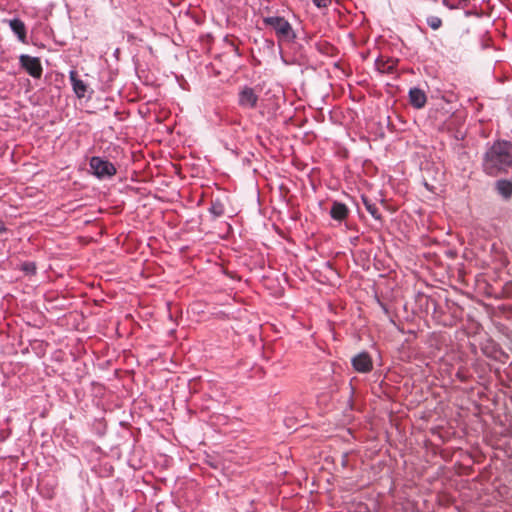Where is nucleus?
<instances>
[{
    "instance_id": "obj_18",
    "label": "nucleus",
    "mask_w": 512,
    "mask_h": 512,
    "mask_svg": "<svg viewBox=\"0 0 512 512\" xmlns=\"http://www.w3.org/2000/svg\"><path fill=\"white\" fill-rule=\"evenodd\" d=\"M229 45L231 46L232 50L238 55L240 56V52H239V48L238 46L233 42V41H230L229 42Z\"/></svg>"
},
{
    "instance_id": "obj_10",
    "label": "nucleus",
    "mask_w": 512,
    "mask_h": 512,
    "mask_svg": "<svg viewBox=\"0 0 512 512\" xmlns=\"http://www.w3.org/2000/svg\"><path fill=\"white\" fill-rule=\"evenodd\" d=\"M409 102L414 108L421 109L427 102V96L422 89L414 87L409 90Z\"/></svg>"
},
{
    "instance_id": "obj_19",
    "label": "nucleus",
    "mask_w": 512,
    "mask_h": 512,
    "mask_svg": "<svg viewBox=\"0 0 512 512\" xmlns=\"http://www.w3.org/2000/svg\"><path fill=\"white\" fill-rule=\"evenodd\" d=\"M6 231H7V227H6L5 223H4V221H2L0 219V234L5 233Z\"/></svg>"
},
{
    "instance_id": "obj_17",
    "label": "nucleus",
    "mask_w": 512,
    "mask_h": 512,
    "mask_svg": "<svg viewBox=\"0 0 512 512\" xmlns=\"http://www.w3.org/2000/svg\"><path fill=\"white\" fill-rule=\"evenodd\" d=\"M332 0H313V3L318 8H326L331 4Z\"/></svg>"
},
{
    "instance_id": "obj_7",
    "label": "nucleus",
    "mask_w": 512,
    "mask_h": 512,
    "mask_svg": "<svg viewBox=\"0 0 512 512\" xmlns=\"http://www.w3.org/2000/svg\"><path fill=\"white\" fill-rule=\"evenodd\" d=\"M5 21L8 22L10 29L17 36L18 40L23 44H28L25 23L19 18H13Z\"/></svg>"
},
{
    "instance_id": "obj_3",
    "label": "nucleus",
    "mask_w": 512,
    "mask_h": 512,
    "mask_svg": "<svg viewBox=\"0 0 512 512\" xmlns=\"http://www.w3.org/2000/svg\"><path fill=\"white\" fill-rule=\"evenodd\" d=\"M89 166L92 173L99 179L112 178L117 173V169L112 162L99 156L91 157Z\"/></svg>"
},
{
    "instance_id": "obj_16",
    "label": "nucleus",
    "mask_w": 512,
    "mask_h": 512,
    "mask_svg": "<svg viewBox=\"0 0 512 512\" xmlns=\"http://www.w3.org/2000/svg\"><path fill=\"white\" fill-rule=\"evenodd\" d=\"M427 24L429 27H431L433 30H437L442 25V20L439 17L436 16H430L427 18Z\"/></svg>"
},
{
    "instance_id": "obj_15",
    "label": "nucleus",
    "mask_w": 512,
    "mask_h": 512,
    "mask_svg": "<svg viewBox=\"0 0 512 512\" xmlns=\"http://www.w3.org/2000/svg\"><path fill=\"white\" fill-rule=\"evenodd\" d=\"M36 264L31 261L23 262L20 266V270L23 271L26 275H34L36 273Z\"/></svg>"
},
{
    "instance_id": "obj_12",
    "label": "nucleus",
    "mask_w": 512,
    "mask_h": 512,
    "mask_svg": "<svg viewBox=\"0 0 512 512\" xmlns=\"http://www.w3.org/2000/svg\"><path fill=\"white\" fill-rule=\"evenodd\" d=\"M495 190L504 199L512 197V181L506 179L497 180L495 183Z\"/></svg>"
},
{
    "instance_id": "obj_1",
    "label": "nucleus",
    "mask_w": 512,
    "mask_h": 512,
    "mask_svg": "<svg viewBox=\"0 0 512 512\" xmlns=\"http://www.w3.org/2000/svg\"><path fill=\"white\" fill-rule=\"evenodd\" d=\"M481 167L490 177L507 174L512 168V143L502 139L488 143L481 158Z\"/></svg>"
},
{
    "instance_id": "obj_2",
    "label": "nucleus",
    "mask_w": 512,
    "mask_h": 512,
    "mask_svg": "<svg viewBox=\"0 0 512 512\" xmlns=\"http://www.w3.org/2000/svg\"><path fill=\"white\" fill-rule=\"evenodd\" d=\"M265 26L272 28L280 41H294L296 34L291 24L280 16H269L263 19Z\"/></svg>"
},
{
    "instance_id": "obj_20",
    "label": "nucleus",
    "mask_w": 512,
    "mask_h": 512,
    "mask_svg": "<svg viewBox=\"0 0 512 512\" xmlns=\"http://www.w3.org/2000/svg\"><path fill=\"white\" fill-rule=\"evenodd\" d=\"M378 302H379V304H380L381 308L383 309V311H384L386 314H388V313H389V311H388L387 306H386L384 303H382L380 300H378Z\"/></svg>"
},
{
    "instance_id": "obj_11",
    "label": "nucleus",
    "mask_w": 512,
    "mask_h": 512,
    "mask_svg": "<svg viewBox=\"0 0 512 512\" xmlns=\"http://www.w3.org/2000/svg\"><path fill=\"white\" fill-rule=\"evenodd\" d=\"M350 213L349 208L342 202L334 201L330 209V216L336 221L345 220Z\"/></svg>"
},
{
    "instance_id": "obj_8",
    "label": "nucleus",
    "mask_w": 512,
    "mask_h": 512,
    "mask_svg": "<svg viewBox=\"0 0 512 512\" xmlns=\"http://www.w3.org/2000/svg\"><path fill=\"white\" fill-rule=\"evenodd\" d=\"M397 64V59L385 58L383 56L375 60L376 70L381 74H393L396 71Z\"/></svg>"
},
{
    "instance_id": "obj_4",
    "label": "nucleus",
    "mask_w": 512,
    "mask_h": 512,
    "mask_svg": "<svg viewBox=\"0 0 512 512\" xmlns=\"http://www.w3.org/2000/svg\"><path fill=\"white\" fill-rule=\"evenodd\" d=\"M19 65L21 69L35 79H40L43 74V67L38 57L21 54L19 56Z\"/></svg>"
},
{
    "instance_id": "obj_13",
    "label": "nucleus",
    "mask_w": 512,
    "mask_h": 512,
    "mask_svg": "<svg viewBox=\"0 0 512 512\" xmlns=\"http://www.w3.org/2000/svg\"><path fill=\"white\" fill-rule=\"evenodd\" d=\"M362 202L366 208V210L371 214V216L378 221H382L383 217L381 213L379 212L377 206L375 203L372 202V200L365 195H362Z\"/></svg>"
},
{
    "instance_id": "obj_9",
    "label": "nucleus",
    "mask_w": 512,
    "mask_h": 512,
    "mask_svg": "<svg viewBox=\"0 0 512 512\" xmlns=\"http://www.w3.org/2000/svg\"><path fill=\"white\" fill-rule=\"evenodd\" d=\"M69 78L73 87V91L76 94L78 98H83L86 95L88 86L82 81L79 76L78 72L75 70H71L69 73Z\"/></svg>"
},
{
    "instance_id": "obj_6",
    "label": "nucleus",
    "mask_w": 512,
    "mask_h": 512,
    "mask_svg": "<svg viewBox=\"0 0 512 512\" xmlns=\"http://www.w3.org/2000/svg\"><path fill=\"white\" fill-rule=\"evenodd\" d=\"M258 99L259 97L255 89L249 86H244L238 93V104L242 108H256Z\"/></svg>"
},
{
    "instance_id": "obj_14",
    "label": "nucleus",
    "mask_w": 512,
    "mask_h": 512,
    "mask_svg": "<svg viewBox=\"0 0 512 512\" xmlns=\"http://www.w3.org/2000/svg\"><path fill=\"white\" fill-rule=\"evenodd\" d=\"M209 212L213 215L214 218H219L224 215L225 205L223 204L221 199L216 198L211 200Z\"/></svg>"
},
{
    "instance_id": "obj_5",
    "label": "nucleus",
    "mask_w": 512,
    "mask_h": 512,
    "mask_svg": "<svg viewBox=\"0 0 512 512\" xmlns=\"http://www.w3.org/2000/svg\"><path fill=\"white\" fill-rule=\"evenodd\" d=\"M353 369L358 373H369L373 370V360L367 351H362L351 358Z\"/></svg>"
}]
</instances>
